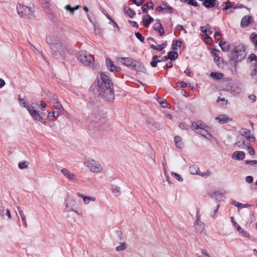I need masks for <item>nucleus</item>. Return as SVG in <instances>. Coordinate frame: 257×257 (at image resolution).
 <instances>
[{
    "label": "nucleus",
    "instance_id": "ddd939ff",
    "mask_svg": "<svg viewBox=\"0 0 257 257\" xmlns=\"http://www.w3.org/2000/svg\"><path fill=\"white\" fill-rule=\"evenodd\" d=\"M99 94L108 101H112L114 98L113 90L112 88L107 89Z\"/></svg>",
    "mask_w": 257,
    "mask_h": 257
},
{
    "label": "nucleus",
    "instance_id": "603ef678",
    "mask_svg": "<svg viewBox=\"0 0 257 257\" xmlns=\"http://www.w3.org/2000/svg\"><path fill=\"white\" fill-rule=\"evenodd\" d=\"M135 35L136 37L140 40L142 42H143L144 41V37L141 34H140L139 32L136 33Z\"/></svg>",
    "mask_w": 257,
    "mask_h": 257
},
{
    "label": "nucleus",
    "instance_id": "6ab92c4d",
    "mask_svg": "<svg viewBox=\"0 0 257 257\" xmlns=\"http://www.w3.org/2000/svg\"><path fill=\"white\" fill-rule=\"evenodd\" d=\"M215 119L220 124L227 123L232 120L231 118H229L227 115L225 114H220L216 117Z\"/></svg>",
    "mask_w": 257,
    "mask_h": 257
},
{
    "label": "nucleus",
    "instance_id": "4468645a",
    "mask_svg": "<svg viewBox=\"0 0 257 257\" xmlns=\"http://www.w3.org/2000/svg\"><path fill=\"white\" fill-rule=\"evenodd\" d=\"M250 143L249 140H247L242 137L238 136L237 138L235 145L239 149H244Z\"/></svg>",
    "mask_w": 257,
    "mask_h": 257
},
{
    "label": "nucleus",
    "instance_id": "a19ab883",
    "mask_svg": "<svg viewBox=\"0 0 257 257\" xmlns=\"http://www.w3.org/2000/svg\"><path fill=\"white\" fill-rule=\"evenodd\" d=\"M124 12L130 18H133L134 16L135 15V12L132 11L131 9L127 7H125L124 8Z\"/></svg>",
    "mask_w": 257,
    "mask_h": 257
},
{
    "label": "nucleus",
    "instance_id": "1a4fd4ad",
    "mask_svg": "<svg viewBox=\"0 0 257 257\" xmlns=\"http://www.w3.org/2000/svg\"><path fill=\"white\" fill-rule=\"evenodd\" d=\"M61 172L69 181L73 183H76L78 182L77 176L70 171L63 168L61 169Z\"/></svg>",
    "mask_w": 257,
    "mask_h": 257
},
{
    "label": "nucleus",
    "instance_id": "ea45409f",
    "mask_svg": "<svg viewBox=\"0 0 257 257\" xmlns=\"http://www.w3.org/2000/svg\"><path fill=\"white\" fill-rule=\"evenodd\" d=\"M178 57V55L176 52H169L168 53V58L171 60H175Z\"/></svg>",
    "mask_w": 257,
    "mask_h": 257
},
{
    "label": "nucleus",
    "instance_id": "f03ea898",
    "mask_svg": "<svg viewBox=\"0 0 257 257\" xmlns=\"http://www.w3.org/2000/svg\"><path fill=\"white\" fill-rule=\"evenodd\" d=\"M65 209L66 211H73L76 214L81 215L82 210L73 196L68 195L65 199Z\"/></svg>",
    "mask_w": 257,
    "mask_h": 257
},
{
    "label": "nucleus",
    "instance_id": "423d86ee",
    "mask_svg": "<svg viewBox=\"0 0 257 257\" xmlns=\"http://www.w3.org/2000/svg\"><path fill=\"white\" fill-rule=\"evenodd\" d=\"M17 11L19 16L26 17L31 15L34 12V10L33 8L28 7L19 3L17 5Z\"/></svg>",
    "mask_w": 257,
    "mask_h": 257
},
{
    "label": "nucleus",
    "instance_id": "58836bf2",
    "mask_svg": "<svg viewBox=\"0 0 257 257\" xmlns=\"http://www.w3.org/2000/svg\"><path fill=\"white\" fill-rule=\"evenodd\" d=\"M223 76L222 73L219 72H211L210 73V76L214 79H220Z\"/></svg>",
    "mask_w": 257,
    "mask_h": 257
},
{
    "label": "nucleus",
    "instance_id": "37998d69",
    "mask_svg": "<svg viewBox=\"0 0 257 257\" xmlns=\"http://www.w3.org/2000/svg\"><path fill=\"white\" fill-rule=\"evenodd\" d=\"M50 100L53 104H57V105L61 104L59 101L58 96L56 95H52L51 96Z\"/></svg>",
    "mask_w": 257,
    "mask_h": 257
},
{
    "label": "nucleus",
    "instance_id": "c9c22d12",
    "mask_svg": "<svg viewBox=\"0 0 257 257\" xmlns=\"http://www.w3.org/2000/svg\"><path fill=\"white\" fill-rule=\"evenodd\" d=\"M162 5L164 6V13H172L173 12V8L167 3L163 2Z\"/></svg>",
    "mask_w": 257,
    "mask_h": 257
},
{
    "label": "nucleus",
    "instance_id": "0eeeda50",
    "mask_svg": "<svg viewBox=\"0 0 257 257\" xmlns=\"http://www.w3.org/2000/svg\"><path fill=\"white\" fill-rule=\"evenodd\" d=\"M246 56L244 48L242 46H236L232 52V58L236 61H241Z\"/></svg>",
    "mask_w": 257,
    "mask_h": 257
},
{
    "label": "nucleus",
    "instance_id": "bb28decb",
    "mask_svg": "<svg viewBox=\"0 0 257 257\" xmlns=\"http://www.w3.org/2000/svg\"><path fill=\"white\" fill-rule=\"evenodd\" d=\"M194 225L196 229L200 232L203 231L205 227V224L198 218L196 220Z\"/></svg>",
    "mask_w": 257,
    "mask_h": 257
},
{
    "label": "nucleus",
    "instance_id": "338daca9",
    "mask_svg": "<svg viewBox=\"0 0 257 257\" xmlns=\"http://www.w3.org/2000/svg\"><path fill=\"white\" fill-rule=\"evenodd\" d=\"M157 63H157V60H155V61H153H153L151 62L150 64H151V66H152V67H156V66H157Z\"/></svg>",
    "mask_w": 257,
    "mask_h": 257
},
{
    "label": "nucleus",
    "instance_id": "09e8293b",
    "mask_svg": "<svg viewBox=\"0 0 257 257\" xmlns=\"http://www.w3.org/2000/svg\"><path fill=\"white\" fill-rule=\"evenodd\" d=\"M27 163L26 162H22L19 163V168L21 169H23L27 167Z\"/></svg>",
    "mask_w": 257,
    "mask_h": 257
},
{
    "label": "nucleus",
    "instance_id": "c756f323",
    "mask_svg": "<svg viewBox=\"0 0 257 257\" xmlns=\"http://www.w3.org/2000/svg\"><path fill=\"white\" fill-rule=\"evenodd\" d=\"M174 142L177 148L182 149L184 147V143L181 138L179 136H175L174 138Z\"/></svg>",
    "mask_w": 257,
    "mask_h": 257
},
{
    "label": "nucleus",
    "instance_id": "39448f33",
    "mask_svg": "<svg viewBox=\"0 0 257 257\" xmlns=\"http://www.w3.org/2000/svg\"><path fill=\"white\" fill-rule=\"evenodd\" d=\"M84 165L93 173H99L103 170L102 166L98 161L90 158H85Z\"/></svg>",
    "mask_w": 257,
    "mask_h": 257
},
{
    "label": "nucleus",
    "instance_id": "052dcab7",
    "mask_svg": "<svg viewBox=\"0 0 257 257\" xmlns=\"http://www.w3.org/2000/svg\"><path fill=\"white\" fill-rule=\"evenodd\" d=\"M214 38L216 40H219L221 38V35L219 32H216L214 34Z\"/></svg>",
    "mask_w": 257,
    "mask_h": 257
},
{
    "label": "nucleus",
    "instance_id": "e433bc0d",
    "mask_svg": "<svg viewBox=\"0 0 257 257\" xmlns=\"http://www.w3.org/2000/svg\"><path fill=\"white\" fill-rule=\"evenodd\" d=\"M98 88L99 94L100 93H102V92H104V91L106 90L107 89L111 88V84H109V86H107V85H105V83H104V84H102L101 86L98 85Z\"/></svg>",
    "mask_w": 257,
    "mask_h": 257
},
{
    "label": "nucleus",
    "instance_id": "9b49d317",
    "mask_svg": "<svg viewBox=\"0 0 257 257\" xmlns=\"http://www.w3.org/2000/svg\"><path fill=\"white\" fill-rule=\"evenodd\" d=\"M62 106L61 104L57 105L53 111L48 113L47 119L48 120H52L53 118L58 117L61 113Z\"/></svg>",
    "mask_w": 257,
    "mask_h": 257
},
{
    "label": "nucleus",
    "instance_id": "7c9ffc66",
    "mask_svg": "<svg viewBox=\"0 0 257 257\" xmlns=\"http://www.w3.org/2000/svg\"><path fill=\"white\" fill-rule=\"evenodd\" d=\"M219 45L223 52L228 51L230 48V44L226 41H221L219 43Z\"/></svg>",
    "mask_w": 257,
    "mask_h": 257
},
{
    "label": "nucleus",
    "instance_id": "79ce46f5",
    "mask_svg": "<svg viewBox=\"0 0 257 257\" xmlns=\"http://www.w3.org/2000/svg\"><path fill=\"white\" fill-rule=\"evenodd\" d=\"M166 46V44H163L162 45H152L151 46V48H153V49L156 50L157 51H162L164 48H165Z\"/></svg>",
    "mask_w": 257,
    "mask_h": 257
},
{
    "label": "nucleus",
    "instance_id": "a878e982",
    "mask_svg": "<svg viewBox=\"0 0 257 257\" xmlns=\"http://www.w3.org/2000/svg\"><path fill=\"white\" fill-rule=\"evenodd\" d=\"M133 59L129 57H120L118 58V61L127 67H128L129 65L132 62Z\"/></svg>",
    "mask_w": 257,
    "mask_h": 257
},
{
    "label": "nucleus",
    "instance_id": "13d9d810",
    "mask_svg": "<svg viewBox=\"0 0 257 257\" xmlns=\"http://www.w3.org/2000/svg\"><path fill=\"white\" fill-rule=\"evenodd\" d=\"M212 38L209 36H207L205 38V42L207 44H210L212 42Z\"/></svg>",
    "mask_w": 257,
    "mask_h": 257
},
{
    "label": "nucleus",
    "instance_id": "5fc2aeb1",
    "mask_svg": "<svg viewBox=\"0 0 257 257\" xmlns=\"http://www.w3.org/2000/svg\"><path fill=\"white\" fill-rule=\"evenodd\" d=\"M211 54L213 56H214V57L215 56L217 57L219 55V50L216 49H213L211 51Z\"/></svg>",
    "mask_w": 257,
    "mask_h": 257
},
{
    "label": "nucleus",
    "instance_id": "2f4dec72",
    "mask_svg": "<svg viewBox=\"0 0 257 257\" xmlns=\"http://www.w3.org/2000/svg\"><path fill=\"white\" fill-rule=\"evenodd\" d=\"M18 211H19V213L21 217L22 221L23 222V224L25 228H27L28 226V224H27V221H26V216L25 214H24V212L23 211V210H22L19 208H18Z\"/></svg>",
    "mask_w": 257,
    "mask_h": 257
},
{
    "label": "nucleus",
    "instance_id": "774afa93",
    "mask_svg": "<svg viewBox=\"0 0 257 257\" xmlns=\"http://www.w3.org/2000/svg\"><path fill=\"white\" fill-rule=\"evenodd\" d=\"M40 106H41L42 110H44L43 108H45L46 107V104L44 101H40Z\"/></svg>",
    "mask_w": 257,
    "mask_h": 257
},
{
    "label": "nucleus",
    "instance_id": "4c0bfd02",
    "mask_svg": "<svg viewBox=\"0 0 257 257\" xmlns=\"http://www.w3.org/2000/svg\"><path fill=\"white\" fill-rule=\"evenodd\" d=\"M182 44V42L179 40H175L172 43V49L173 50H178V48L180 47Z\"/></svg>",
    "mask_w": 257,
    "mask_h": 257
},
{
    "label": "nucleus",
    "instance_id": "b1692460",
    "mask_svg": "<svg viewBox=\"0 0 257 257\" xmlns=\"http://www.w3.org/2000/svg\"><path fill=\"white\" fill-rule=\"evenodd\" d=\"M154 19L152 18L149 15H146L143 16V21L144 22V26L146 27H148L153 21Z\"/></svg>",
    "mask_w": 257,
    "mask_h": 257
},
{
    "label": "nucleus",
    "instance_id": "4be33fe9",
    "mask_svg": "<svg viewBox=\"0 0 257 257\" xmlns=\"http://www.w3.org/2000/svg\"><path fill=\"white\" fill-rule=\"evenodd\" d=\"M147 123L149 127H150L154 131H158L162 130L161 125L154 121H148Z\"/></svg>",
    "mask_w": 257,
    "mask_h": 257
},
{
    "label": "nucleus",
    "instance_id": "49530a36",
    "mask_svg": "<svg viewBox=\"0 0 257 257\" xmlns=\"http://www.w3.org/2000/svg\"><path fill=\"white\" fill-rule=\"evenodd\" d=\"M251 41L254 43L255 45L257 46V34L255 33H252L251 35Z\"/></svg>",
    "mask_w": 257,
    "mask_h": 257
},
{
    "label": "nucleus",
    "instance_id": "864d4df0",
    "mask_svg": "<svg viewBox=\"0 0 257 257\" xmlns=\"http://www.w3.org/2000/svg\"><path fill=\"white\" fill-rule=\"evenodd\" d=\"M245 180L247 183L250 184V183H252L253 179L252 176H247L245 177Z\"/></svg>",
    "mask_w": 257,
    "mask_h": 257
},
{
    "label": "nucleus",
    "instance_id": "5701e85b",
    "mask_svg": "<svg viewBox=\"0 0 257 257\" xmlns=\"http://www.w3.org/2000/svg\"><path fill=\"white\" fill-rule=\"evenodd\" d=\"M156 21L158 22L154 25V29L156 31H158L160 36H163L164 34V32L162 25L160 23L159 20L157 19Z\"/></svg>",
    "mask_w": 257,
    "mask_h": 257
},
{
    "label": "nucleus",
    "instance_id": "aec40b11",
    "mask_svg": "<svg viewBox=\"0 0 257 257\" xmlns=\"http://www.w3.org/2000/svg\"><path fill=\"white\" fill-rule=\"evenodd\" d=\"M245 154L242 151H235L232 155V158L237 161L243 160L245 158Z\"/></svg>",
    "mask_w": 257,
    "mask_h": 257
},
{
    "label": "nucleus",
    "instance_id": "f704fd0d",
    "mask_svg": "<svg viewBox=\"0 0 257 257\" xmlns=\"http://www.w3.org/2000/svg\"><path fill=\"white\" fill-rule=\"evenodd\" d=\"M80 6L79 5H77L75 6V7H71V6L70 5H67L65 7V9L68 11H69L71 14H73L74 13V11L76 10H77L79 9Z\"/></svg>",
    "mask_w": 257,
    "mask_h": 257
},
{
    "label": "nucleus",
    "instance_id": "f3484780",
    "mask_svg": "<svg viewBox=\"0 0 257 257\" xmlns=\"http://www.w3.org/2000/svg\"><path fill=\"white\" fill-rule=\"evenodd\" d=\"M239 133L240 134L239 137H242L247 140H249L250 139H255V137L252 135L250 134L249 130L247 128H242L240 129Z\"/></svg>",
    "mask_w": 257,
    "mask_h": 257
},
{
    "label": "nucleus",
    "instance_id": "8fccbe9b",
    "mask_svg": "<svg viewBox=\"0 0 257 257\" xmlns=\"http://www.w3.org/2000/svg\"><path fill=\"white\" fill-rule=\"evenodd\" d=\"M19 101L20 102V104L23 105L24 107L26 108L27 109H28V107L29 106L27 105V104L26 102V101L23 98H21V97H19Z\"/></svg>",
    "mask_w": 257,
    "mask_h": 257
},
{
    "label": "nucleus",
    "instance_id": "cd10ccee",
    "mask_svg": "<svg viewBox=\"0 0 257 257\" xmlns=\"http://www.w3.org/2000/svg\"><path fill=\"white\" fill-rule=\"evenodd\" d=\"M0 215L3 217L6 215L9 219L12 218L10 210L8 209H5L4 206L0 207Z\"/></svg>",
    "mask_w": 257,
    "mask_h": 257
},
{
    "label": "nucleus",
    "instance_id": "de8ad7c7",
    "mask_svg": "<svg viewBox=\"0 0 257 257\" xmlns=\"http://www.w3.org/2000/svg\"><path fill=\"white\" fill-rule=\"evenodd\" d=\"M172 176L175 178L176 180H177L179 181H182L183 179L181 178V176L176 173L172 172L171 173Z\"/></svg>",
    "mask_w": 257,
    "mask_h": 257
},
{
    "label": "nucleus",
    "instance_id": "bf43d9fd",
    "mask_svg": "<svg viewBox=\"0 0 257 257\" xmlns=\"http://www.w3.org/2000/svg\"><path fill=\"white\" fill-rule=\"evenodd\" d=\"M132 1L134 4L139 6L142 5L143 3L142 0H132Z\"/></svg>",
    "mask_w": 257,
    "mask_h": 257
},
{
    "label": "nucleus",
    "instance_id": "20e7f679",
    "mask_svg": "<svg viewBox=\"0 0 257 257\" xmlns=\"http://www.w3.org/2000/svg\"><path fill=\"white\" fill-rule=\"evenodd\" d=\"M192 128L196 132L200 134L208 140H211L213 138L212 135L209 133L207 130L208 128V126L203 122L200 121L193 122L192 124Z\"/></svg>",
    "mask_w": 257,
    "mask_h": 257
},
{
    "label": "nucleus",
    "instance_id": "9d476101",
    "mask_svg": "<svg viewBox=\"0 0 257 257\" xmlns=\"http://www.w3.org/2000/svg\"><path fill=\"white\" fill-rule=\"evenodd\" d=\"M190 172L193 175H198L203 177H206L209 176L211 174V172L210 171L207 170L205 172L201 173L199 171V167L196 165H193L189 168Z\"/></svg>",
    "mask_w": 257,
    "mask_h": 257
},
{
    "label": "nucleus",
    "instance_id": "7ed1b4c3",
    "mask_svg": "<svg viewBox=\"0 0 257 257\" xmlns=\"http://www.w3.org/2000/svg\"><path fill=\"white\" fill-rule=\"evenodd\" d=\"M78 60L84 65L89 67L92 69H95L96 67L94 64V58L93 55L86 51H81L77 53Z\"/></svg>",
    "mask_w": 257,
    "mask_h": 257
},
{
    "label": "nucleus",
    "instance_id": "72a5a7b5",
    "mask_svg": "<svg viewBox=\"0 0 257 257\" xmlns=\"http://www.w3.org/2000/svg\"><path fill=\"white\" fill-rule=\"evenodd\" d=\"M201 32L207 36L212 34V31L211 30L210 27L208 25L201 27Z\"/></svg>",
    "mask_w": 257,
    "mask_h": 257
},
{
    "label": "nucleus",
    "instance_id": "473e14b6",
    "mask_svg": "<svg viewBox=\"0 0 257 257\" xmlns=\"http://www.w3.org/2000/svg\"><path fill=\"white\" fill-rule=\"evenodd\" d=\"M127 247V243L125 242H120L118 245L116 246L115 250L117 251H123L126 249Z\"/></svg>",
    "mask_w": 257,
    "mask_h": 257
},
{
    "label": "nucleus",
    "instance_id": "2eb2a0df",
    "mask_svg": "<svg viewBox=\"0 0 257 257\" xmlns=\"http://www.w3.org/2000/svg\"><path fill=\"white\" fill-rule=\"evenodd\" d=\"M128 67H130L131 69L133 70H135L138 71H143V70L144 69V66L142 65L141 63L134 59L132 60V62L129 65Z\"/></svg>",
    "mask_w": 257,
    "mask_h": 257
},
{
    "label": "nucleus",
    "instance_id": "393cba45",
    "mask_svg": "<svg viewBox=\"0 0 257 257\" xmlns=\"http://www.w3.org/2000/svg\"><path fill=\"white\" fill-rule=\"evenodd\" d=\"M236 230L238 232L239 234L241 235L242 236H243L244 237H249V234L248 232L242 229L239 225H236L235 227Z\"/></svg>",
    "mask_w": 257,
    "mask_h": 257
},
{
    "label": "nucleus",
    "instance_id": "69168bd1",
    "mask_svg": "<svg viewBox=\"0 0 257 257\" xmlns=\"http://www.w3.org/2000/svg\"><path fill=\"white\" fill-rule=\"evenodd\" d=\"M201 252L203 254H204L208 257H210L209 254L208 253V252H207V251L206 249H202L201 250Z\"/></svg>",
    "mask_w": 257,
    "mask_h": 257
},
{
    "label": "nucleus",
    "instance_id": "680f3d73",
    "mask_svg": "<svg viewBox=\"0 0 257 257\" xmlns=\"http://www.w3.org/2000/svg\"><path fill=\"white\" fill-rule=\"evenodd\" d=\"M248 98H249V100L252 102H255L256 100V96L254 95H253V94L249 95L248 96Z\"/></svg>",
    "mask_w": 257,
    "mask_h": 257
},
{
    "label": "nucleus",
    "instance_id": "c85d7f7f",
    "mask_svg": "<svg viewBox=\"0 0 257 257\" xmlns=\"http://www.w3.org/2000/svg\"><path fill=\"white\" fill-rule=\"evenodd\" d=\"M216 0H204L203 5L207 8H213L216 5Z\"/></svg>",
    "mask_w": 257,
    "mask_h": 257
},
{
    "label": "nucleus",
    "instance_id": "a18cd8bd",
    "mask_svg": "<svg viewBox=\"0 0 257 257\" xmlns=\"http://www.w3.org/2000/svg\"><path fill=\"white\" fill-rule=\"evenodd\" d=\"M120 191V188L118 186H114L111 189L112 192L115 194L116 196H118Z\"/></svg>",
    "mask_w": 257,
    "mask_h": 257
},
{
    "label": "nucleus",
    "instance_id": "e2e57ef3",
    "mask_svg": "<svg viewBox=\"0 0 257 257\" xmlns=\"http://www.w3.org/2000/svg\"><path fill=\"white\" fill-rule=\"evenodd\" d=\"M249 59H250V61H252L253 60H255L256 59V56L254 54H251L249 56Z\"/></svg>",
    "mask_w": 257,
    "mask_h": 257
},
{
    "label": "nucleus",
    "instance_id": "dca6fc26",
    "mask_svg": "<svg viewBox=\"0 0 257 257\" xmlns=\"http://www.w3.org/2000/svg\"><path fill=\"white\" fill-rule=\"evenodd\" d=\"M105 83V85L109 86V84L111 83V81L109 79L108 77L104 73H102L100 74V78L98 80L97 85L101 86L102 84Z\"/></svg>",
    "mask_w": 257,
    "mask_h": 257
},
{
    "label": "nucleus",
    "instance_id": "f8f14e48",
    "mask_svg": "<svg viewBox=\"0 0 257 257\" xmlns=\"http://www.w3.org/2000/svg\"><path fill=\"white\" fill-rule=\"evenodd\" d=\"M76 195L82 199L84 204L86 205H88L91 202H95L96 201V197L93 196L85 195L80 192H77Z\"/></svg>",
    "mask_w": 257,
    "mask_h": 257
},
{
    "label": "nucleus",
    "instance_id": "3c124183",
    "mask_svg": "<svg viewBox=\"0 0 257 257\" xmlns=\"http://www.w3.org/2000/svg\"><path fill=\"white\" fill-rule=\"evenodd\" d=\"M245 164L246 165L254 166L256 164H257V161L256 160H251V161L247 160V161H245Z\"/></svg>",
    "mask_w": 257,
    "mask_h": 257
},
{
    "label": "nucleus",
    "instance_id": "4d7b16f0",
    "mask_svg": "<svg viewBox=\"0 0 257 257\" xmlns=\"http://www.w3.org/2000/svg\"><path fill=\"white\" fill-rule=\"evenodd\" d=\"M250 206V205L249 204H243L242 203H238V206L237 207L238 210H239L240 209L244 208V207H249Z\"/></svg>",
    "mask_w": 257,
    "mask_h": 257
},
{
    "label": "nucleus",
    "instance_id": "f257e3e1",
    "mask_svg": "<svg viewBox=\"0 0 257 257\" xmlns=\"http://www.w3.org/2000/svg\"><path fill=\"white\" fill-rule=\"evenodd\" d=\"M46 42L55 58L64 59L69 53L68 43L64 35L60 34L50 35L47 37Z\"/></svg>",
    "mask_w": 257,
    "mask_h": 257
},
{
    "label": "nucleus",
    "instance_id": "a211bd4d",
    "mask_svg": "<svg viewBox=\"0 0 257 257\" xmlns=\"http://www.w3.org/2000/svg\"><path fill=\"white\" fill-rule=\"evenodd\" d=\"M106 64L108 69L111 72H119L120 68L115 66L113 62L109 59H106Z\"/></svg>",
    "mask_w": 257,
    "mask_h": 257
},
{
    "label": "nucleus",
    "instance_id": "6e6552de",
    "mask_svg": "<svg viewBox=\"0 0 257 257\" xmlns=\"http://www.w3.org/2000/svg\"><path fill=\"white\" fill-rule=\"evenodd\" d=\"M27 110L34 120L42 122L43 117L38 110L35 109L33 104H31L28 107Z\"/></svg>",
    "mask_w": 257,
    "mask_h": 257
},
{
    "label": "nucleus",
    "instance_id": "412c9836",
    "mask_svg": "<svg viewBox=\"0 0 257 257\" xmlns=\"http://www.w3.org/2000/svg\"><path fill=\"white\" fill-rule=\"evenodd\" d=\"M252 21V18L250 16H245L242 18L240 22V26L242 28L247 27L251 21Z\"/></svg>",
    "mask_w": 257,
    "mask_h": 257
},
{
    "label": "nucleus",
    "instance_id": "6e6d98bb",
    "mask_svg": "<svg viewBox=\"0 0 257 257\" xmlns=\"http://www.w3.org/2000/svg\"><path fill=\"white\" fill-rule=\"evenodd\" d=\"M187 3L191 6L197 7L198 6V3L196 0H188Z\"/></svg>",
    "mask_w": 257,
    "mask_h": 257
},
{
    "label": "nucleus",
    "instance_id": "c03bdc74",
    "mask_svg": "<svg viewBox=\"0 0 257 257\" xmlns=\"http://www.w3.org/2000/svg\"><path fill=\"white\" fill-rule=\"evenodd\" d=\"M244 149L247 150L248 153L251 156H253L255 154V151L252 147L250 143Z\"/></svg>",
    "mask_w": 257,
    "mask_h": 257
},
{
    "label": "nucleus",
    "instance_id": "0e129e2a",
    "mask_svg": "<svg viewBox=\"0 0 257 257\" xmlns=\"http://www.w3.org/2000/svg\"><path fill=\"white\" fill-rule=\"evenodd\" d=\"M142 11L144 12H147V11L149 9V5H144V6H143V7H142Z\"/></svg>",
    "mask_w": 257,
    "mask_h": 257
}]
</instances>
